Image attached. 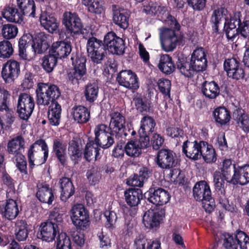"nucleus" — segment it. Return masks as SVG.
I'll return each mask as SVG.
<instances>
[{
  "label": "nucleus",
  "mask_w": 249,
  "mask_h": 249,
  "mask_svg": "<svg viewBox=\"0 0 249 249\" xmlns=\"http://www.w3.org/2000/svg\"><path fill=\"white\" fill-rule=\"evenodd\" d=\"M168 25L170 28L164 27L160 30V41L162 49L166 52L173 51L178 45H180L183 39L178 36L175 31H179L180 25L176 18L171 14L166 20L162 21Z\"/></svg>",
  "instance_id": "1"
},
{
  "label": "nucleus",
  "mask_w": 249,
  "mask_h": 249,
  "mask_svg": "<svg viewBox=\"0 0 249 249\" xmlns=\"http://www.w3.org/2000/svg\"><path fill=\"white\" fill-rule=\"evenodd\" d=\"M228 10L223 7H217L213 11L210 19L213 33L216 35L220 34L219 28L223 18L225 19V23L238 27L242 22L240 12L234 11L229 17L228 16Z\"/></svg>",
  "instance_id": "2"
},
{
  "label": "nucleus",
  "mask_w": 249,
  "mask_h": 249,
  "mask_svg": "<svg viewBox=\"0 0 249 249\" xmlns=\"http://www.w3.org/2000/svg\"><path fill=\"white\" fill-rule=\"evenodd\" d=\"M62 24L65 29L59 33L60 36L65 35L66 38L79 35L82 33L83 25L78 14L75 12L65 11L62 15Z\"/></svg>",
  "instance_id": "3"
},
{
  "label": "nucleus",
  "mask_w": 249,
  "mask_h": 249,
  "mask_svg": "<svg viewBox=\"0 0 249 249\" xmlns=\"http://www.w3.org/2000/svg\"><path fill=\"white\" fill-rule=\"evenodd\" d=\"M36 102L38 105L48 106L51 102H54L60 96L59 87L54 84L39 83L36 90Z\"/></svg>",
  "instance_id": "4"
},
{
  "label": "nucleus",
  "mask_w": 249,
  "mask_h": 249,
  "mask_svg": "<svg viewBox=\"0 0 249 249\" xmlns=\"http://www.w3.org/2000/svg\"><path fill=\"white\" fill-rule=\"evenodd\" d=\"M182 151L185 156H216L213 145L203 141L191 142L187 140L183 143Z\"/></svg>",
  "instance_id": "5"
},
{
  "label": "nucleus",
  "mask_w": 249,
  "mask_h": 249,
  "mask_svg": "<svg viewBox=\"0 0 249 249\" xmlns=\"http://www.w3.org/2000/svg\"><path fill=\"white\" fill-rule=\"evenodd\" d=\"M88 56L94 64H101L107 55L106 45L105 42L91 36L89 38L87 43Z\"/></svg>",
  "instance_id": "6"
},
{
  "label": "nucleus",
  "mask_w": 249,
  "mask_h": 249,
  "mask_svg": "<svg viewBox=\"0 0 249 249\" xmlns=\"http://www.w3.org/2000/svg\"><path fill=\"white\" fill-rule=\"evenodd\" d=\"M70 216L72 224L77 230L84 231L89 227V213L82 204L73 205L70 211Z\"/></svg>",
  "instance_id": "7"
},
{
  "label": "nucleus",
  "mask_w": 249,
  "mask_h": 249,
  "mask_svg": "<svg viewBox=\"0 0 249 249\" xmlns=\"http://www.w3.org/2000/svg\"><path fill=\"white\" fill-rule=\"evenodd\" d=\"M144 197L149 203L156 206H162L169 202L171 195L168 191L152 184L144 193Z\"/></svg>",
  "instance_id": "8"
},
{
  "label": "nucleus",
  "mask_w": 249,
  "mask_h": 249,
  "mask_svg": "<svg viewBox=\"0 0 249 249\" xmlns=\"http://www.w3.org/2000/svg\"><path fill=\"white\" fill-rule=\"evenodd\" d=\"M139 135L138 143H137L136 139H134L128 142L125 145V153L127 156H136V155L139 156L142 153V150L145 152L144 150L148 149L145 151L146 152L151 148L150 143V134L144 133L143 134L139 133Z\"/></svg>",
  "instance_id": "9"
},
{
  "label": "nucleus",
  "mask_w": 249,
  "mask_h": 249,
  "mask_svg": "<svg viewBox=\"0 0 249 249\" xmlns=\"http://www.w3.org/2000/svg\"><path fill=\"white\" fill-rule=\"evenodd\" d=\"M224 70L228 78L234 81H239L244 78L245 71L244 66L238 58L233 57L224 61Z\"/></svg>",
  "instance_id": "10"
},
{
  "label": "nucleus",
  "mask_w": 249,
  "mask_h": 249,
  "mask_svg": "<svg viewBox=\"0 0 249 249\" xmlns=\"http://www.w3.org/2000/svg\"><path fill=\"white\" fill-rule=\"evenodd\" d=\"M35 107L34 98L29 94L20 93L17 104V113L19 118L28 121L31 116Z\"/></svg>",
  "instance_id": "11"
},
{
  "label": "nucleus",
  "mask_w": 249,
  "mask_h": 249,
  "mask_svg": "<svg viewBox=\"0 0 249 249\" xmlns=\"http://www.w3.org/2000/svg\"><path fill=\"white\" fill-rule=\"evenodd\" d=\"M110 116V121L108 126L109 135L116 139L122 137L123 136L126 137L128 134L125 132V117L118 111L112 112Z\"/></svg>",
  "instance_id": "12"
},
{
  "label": "nucleus",
  "mask_w": 249,
  "mask_h": 249,
  "mask_svg": "<svg viewBox=\"0 0 249 249\" xmlns=\"http://www.w3.org/2000/svg\"><path fill=\"white\" fill-rule=\"evenodd\" d=\"M107 50L113 54L122 55L126 48L125 40L113 31L108 32L104 37Z\"/></svg>",
  "instance_id": "13"
},
{
  "label": "nucleus",
  "mask_w": 249,
  "mask_h": 249,
  "mask_svg": "<svg viewBox=\"0 0 249 249\" xmlns=\"http://www.w3.org/2000/svg\"><path fill=\"white\" fill-rule=\"evenodd\" d=\"M165 210L158 208L145 213L143 217V223L147 229L156 230L165 217Z\"/></svg>",
  "instance_id": "14"
},
{
  "label": "nucleus",
  "mask_w": 249,
  "mask_h": 249,
  "mask_svg": "<svg viewBox=\"0 0 249 249\" xmlns=\"http://www.w3.org/2000/svg\"><path fill=\"white\" fill-rule=\"evenodd\" d=\"M116 81L119 85L133 92L140 87L139 80L135 72L130 70H122L117 75Z\"/></svg>",
  "instance_id": "15"
},
{
  "label": "nucleus",
  "mask_w": 249,
  "mask_h": 249,
  "mask_svg": "<svg viewBox=\"0 0 249 249\" xmlns=\"http://www.w3.org/2000/svg\"><path fill=\"white\" fill-rule=\"evenodd\" d=\"M17 24H24L25 16L35 17L36 7L34 0H17Z\"/></svg>",
  "instance_id": "16"
},
{
  "label": "nucleus",
  "mask_w": 249,
  "mask_h": 249,
  "mask_svg": "<svg viewBox=\"0 0 249 249\" xmlns=\"http://www.w3.org/2000/svg\"><path fill=\"white\" fill-rule=\"evenodd\" d=\"M52 36L45 32L36 33L33 36L32 47L35 53L42 54L50 47Z\"/></svg>",
  "instance_id": "17"
},
{
  "label": "nucleus",
  "mask_w": 249,
  "mask_h": 249,
  "mask_svg": "<svg viewBox=\"0 0 249 249\" xmlns=\"http://www.w3.org/2000/svg\"><path fill=\"white\" fill-rule=\"evenodd\" d=\"M58 225L52 223V222H45L41 223L39 227V232L37 233V236L39 239L47 242H52L58 235L60 234Z\"/></svg>",
  "instance_id": "18"
},
{
  "label": "nucleus",
  "mask_w": 249,
  "mask_h": 249,
  "mask_svg": "<svg viewBox=\"0 0 249 249\" xmlns=\"http://www.w3.org/2000/svg\"><path fill=\"white\" fill-rule=\"evenodd\" d=\"M111 14L113 22L116 25L124 30L128 28L130 14L127 9L118 5L113 4Z\"/></svg>",
  "instance_id": "19"
},
{
  "label": "nucleus",
  "mask_w": 249,
  "mask_h": 249,
  "mask_svg": "<svg viewBox=\"0 0 249 249\" xmlns=\"http://www.w3.org/2000/svg\"><path fill=\"white\" fill-rule=\"evenodd\" d=\"M207 52L203 47L196 48L190 58L197 73L203 72L207 69L208 61Z\"/></svg>",
  "instance_id": "20"
},
{
  "label": "nucleus",
  "mask_w": 249,
  "mask_h": 249,
  "mask_svg": "<svg viewBox=\"0 0 249 249\" xmlns=\"http://www.w3.org/2000/svg\"><path fill=\"white\" fill-rule=\"evenodd\" d=\"M95 138L96 142L102 143L103 148H107L114 142V138L109 134L108 126L103 124L97 125L94 129Z\"/></svg>",
  "instance_id": "21"
},
{
  "label": "nucleus",
  "mask_w": 249,
  "mask_h": 249,
  "mask_svg": "<svg viewBox=\"0 0 249 249\" xmlns=\"http://www.w3.org/2000/svg\"><path fill=\"white\" fill-rule=\"evenodd\" d=\"M39 20L41 26L49 33L53 34L58 31L59 23L54 14L46 11H41Z\"/></svg>",
  "instance_id": "22"
},
{
  "label": "nucleus",
  "mask_w": 249,
  "mask_h": 249,
  "mask_svg": "<svg viewBox=\"0 0 249 249\" xmlns=\"http://www.w3.org/2000/svg\"><path fill=\"white\" fill-rule=\"evenodd\" d=\"M201 92L206 99L214 100L221 94L220 87L214 80H205L201 84Z\"/></svg>",
  "instance_id": "23"
},
{
  "label": "nucleus",
  "mask_w": 249,
  "mask_h": 249,
  "mask_svg": "<svg viewBox=\"0 0 249 249\" xmlns=\"http://www.w3.org/2000/svg\"><path fill=\"white\" fill-rule=\"evenodd\" d=\"M233 178L231 180L232 185L244 186L249 183V164L235 167L233 164Z\"/></svg>",
  "instance_id": "24"
},
{
  "label": "nucleus",
  "mask_w": 249,
  "mask_h": 249,
  "mask_svg": "<svg viewBox=\"0 0 249 249\" xmlns=\"http://www.w3.org/2000/svg\"><path fill=\"white\" fill-rule=\"evenodd\" d=\"M176 69L185 77L193 78L197 73L190 57L178 56L176 61Z\"/></svg>",
  "instance_id": "25"
},
{
  "label": "nucleus",
  "mask_w": 249,
  "mask_h": 249,
  "mask_svg": "<svg viewBox=\"0 0 249 249\" xmlns=\"http://www.w3.org/2000/svg\"><path fill=\"white\" fill-rule=\"evenodd\" d=\"M193 196L197 201L211 199L212 193L209 184L205 180L196 183L193 188Z\"/></svg>",
  "instance_id": "26"
},
{
  "label": "nucleus",
  "mask_w": 249,
  "mask_h": 249,
  "mask_svg": "<svg viewBox=\"0 0 249 249\" xmlns=\"http://www.w3.org/2000/svg\"><path fill=\"white\" fill-rule=\"evenodd\" d=\"M143 196L142 191L140 188L130 187L124 191L125 201L130 207L137 206L140 204Z\"/></svg>",
  "instance_id": "27"
},
{
  "label": "nucleus",
  "mask_w": 249,
  "mask_h": 249,
  "mask_svg": "<svg viewBox=\"0 0 249 249\" xmlns=\"http://www.w3.org/2000/svg\"><path fill=\"white\" fill-rule=\"evenodd\" d=\"M37 198L42 203L52 205L54 200L53 190L50 185L45 182L37 185Z\"/></svg>",
  "instance_id": "28"
},
{
  "label": "nucleus",
  "mask_w": 249,
  "mask_h": 249,
  "mask_svg": "<svg viewBox=\"0 0 249 249\" xmlns=\"http://www.w3.org/2000/svg\"><path fill=\"white\" fill-rule=\"evenodd\" d=\"M71 45L70 41L60 40L53 42L51 47V53H53L58 58L62 59L68 56L71 52Z\"/></svg>",
  "instance_id": "29"
},
{
  "label": "nucleus",
  "mask_w": 249,
  "mask_h": 249,
  "mask_svg": "<svg viewBox=\"0 0 249 249\" xmlns=\"http://www.w3.org/2000/svg\"><path fill=\"white\" fill-rule=\"evenodd\" d=\"M81 3L91 16L101 17L105 13L106 8L102 0H82Z\"/></svg>",
  "instance_id": "30"
},
{
  "label": "nucleus",
  "mask_w": 249,
  "mask_h": 249,
  "mask_svg": "<svg viewBox=\"0 0 249 249\" xmlns=\"http://www.w3.org/2000/svg\"><path fill=\"white\" fill-rule=\"evenodd\" d=\"M59 183L61 189L60 199L62 201L66 202L74 194L75 188L71 179L68 178H60Z\"/></svg>",
  "instance_id": "31"
},
{
  "label": "nucleus",
  "mask_w": 249,
  "mask_h": 249,
  "mask_svg": "<svg viewBox=\"0 0 249 249\" xmlns=\"http://www.w3.org/2000/svg\"><path fill=\"white\" fill-rule=\"evenodd\" d=\"M71 114L74 121L80 124L87 123L90 118L89 109L81 105L74 106L72 108Z\"/></svg>",
  "instance_id": "32"
},
{
  "label": "nucleus",
  "mask_w": 249,
  "mask_h": 249,
  "mask_svg": "<svg viewBox=\"0 0 249 249\" xmlns=\"http://www.w3.org/2000/svg\"><path fill=\"white\" fill-rule=\"evenodd\" d=\"M158 67L160 71L166 75L172 73L176 69V63L172 57L167 54L160 55Z\"/></svg>",
  "instance_id": "33"
},
{
  "label": "nucleus",
  "mask_w": 249,
  "mask_h": 249,
  "mask_svg": "<svg viewBox=\"0 0 249 249\" xmlns=\"http://www.w3.org/2000/svg\"><path fill=\"white\" fill-rule=\"evenodd\" d=\"M213 116L215 122L221 126L229 124L231 119L230 111L224 106L215 108L213 112Z\"/></svg>",
  "instance_id": "34"
},
{
  "label": "nucleus",
  "mask_w": 249,
  "mask_h": 249,
  "mask_svg": "<svg viewBox=\"0 0 249 249\" xmlns=\"http://www.w3.org/2000/svg\"><path fill=\"white\" fill-rule=\"evenodd\" d=\"M232 116L238 126L244 132L247 131L249 127V114L241 107H238L234 110Z\"/></svg>",
  "instance_id": "35"
},
{
  "label": "nucleus",
  "mask_w": 249,
  "mask_h": 249,
  "mask_svg": "<svg viewBox=\"0 0 249 249\" xmlns=\"http://www.w3.org/2000/svg\"><path fill=\"white\" fill-rule=\"evenodd\" d=\"M87 70L72 67L67 73L69 82L73 85H78L87 79Z\"/></svg>",
  "instance_id": "36"
},
{
  "label": "nucleus",
  "mask_w": 249,
  "mask_h": 249,
  "mask_svg": "<svg viewBox=\"0 0 249 249\" xmlns=\"http://www.w3.org/2000/svg\"><path fill=\"white\" fill-rule=\"evenodd\" d=\"M9 97L8 92L3 89L0 88V110L6 111L7 123L9 124H12L15 120L14 111L9 109L7 106V100Z\"/></svg>",
  "instance_id": "37"
},
{
  "label": "nucleus",
  "mask_w": 249,
  "mask_h": 249,
  "mask_svg": "<svg viewBox=\"0 0 249 249\" xmlns=\"http://www.w3.org/2000/svg\"><path fill=\"white\" fill-rule=\"evenodd\" d=\"M161 243L159 240H153L151 243L147 242L145 235L141 234L134 240L136 249H161Z\"/></svg>",
  "instance_id": "38"
},
{
  "label": "nucleus",
  "mask_w": 249,
  "mask_h": 249,
  "mask_svg": "<svg viewBox=\"0 0 249 249\" xmlns=\"http://www.w3.org/2000/svg\"><path fill=\"white\" fill-rule=\"evenodd\" d=\"M0 213L8 220L16 218V200L8 198L5 203L0 204Z\"/></svg>",
  "instance_id": "39"
},
{
  "label": "nucleus",
  "mask_w": 249,
  "mask_h": 249,
  "mask_svg": "<svg viewBox=\"0 0 249 249\" xmlns=\"http://www.w3.org/2000/svg\"><path fill=\"white\" fill-rule=\"evenodd\" d=\"M99 88L98 84L95 82L88 83L85 86L84 90V97L86 101L89 103H93L98 98Z\"/></svg>",
  "instance_id": "40"
},
{
  "label": "nucleus",
  "mask_w": 249,
  "mask_h": 249,
  "mask_svg": "<svg viewBox=\"0 0 249 249\" xmlns=\"http://www.w3.org/2000/svg\"><path fill=\"white\" fill-rule=\"evenodd\" d=\"M33 42V36L30 34L23 35L18 41V55L21 59L29 60L26 53V48L31 42Z\"/></svg>",
  "instance_id": "41"
},
{
  "label": "nucleus",
  "mask_w": 249,
  "mask_h": 249,
  "mask_svg": "<svg viewBox=\"0 0 249 249\" xmlns=\"http://www.w3.org/2000/svg\"><path fill=\"white\" fill-rule=\"evenodd\" d=\"M137 110L141 113L150 111L152 102L150 98L142 95L136 96L133 99Z\"/></svg>",
  "instance_id": "42"
},
{
  "label": "nucleus",
  "mask_w": 249,
  "mask_h": 249,
  "mask_svg": "<svg viewBox=\"0 0 249 249\" xmlns=\"http://www.w3.org/2000/svg\"><path fill=\"white\" fill-rule=\"evenodd\" d=\"M1 74L6 83L14 82L16 74V61H8L2 68Z\"/></svg>",
  "instance_id": "43"
},
{
  "label": "nucleus",
  "mask_w": 249,
  "mask_h": 249,
  "mask_svg": "<svg viewBox=\"0 0 249 249\" xmlns=\"http://www.w3.org/2000/svg\"><path fill=\"white\" fill-rule=\"evenodd\" d=\"M156 123L154 118L149 115L143 116L141 120V126L138 133L152 134L155 129Z\"/></svg>",
  "instance_id": "44"
},
{
  "label": "nucleus",
  "mask_w": 249,
  "mask_h": 249,
  "mask_svg": "<svg viewBox=\"0 0 249 249\" xmlns=\"http://www.w3.org/2000/svg\"><path fill=\"white\" fill-rule=\"evenodd\" d=\"M39 151H44V156H48V145L45 141L42 139L36 141L30 146L28 151L27 156H33L34 153H37Z\"/></svg>",
  "instance_id": "45"
},
{
  "label": "nucleus",
  "mask_w": 249,
  "mask_h": 249,
  "mask_svg": "<svg viewBox=\"0 0 249 249\" xmlns=\"http://www.w3.org/2000/svg\"><path fill=\"white\" fill-rule=\"evenodd\" d=\"M58 58L53 53H50L42 58V66L47 72H52L57 63Z\"/></svg>",
  "instance_id": "46"
},
{
  "label": "nucleus",
  "mask_w": 249,
  "mask_h": 249,
  "mask_svg": "<svg viewBox=\"0 0 249 249\" xmlns=\"http://www.w3.org/2000/svg\"><path fill=\"white\" fill-rule=\"evenodd\" d=\"M177 157H156L155 161L160 168L169 169L177 165Z\"/></svg>",
  "instance_id": "47"
},
{
  "label": "nucleus",
  "mask_w": 249,
  "mask_h": 249,
  "mask_svg": "<svg viewBox=\"0 0 249 249\" xmlns=\"http://www.w3.org/2000/svg\"><path fill=\"white\" fill-rule=\"evenodd\" d=\"M99 147H103L102 143H100L99 142H96L94 139V140H90L89 139V142L87 143L84 150L83 156H98L99 155Z\"/></svg>",
  "instance_id": "48"
},
{
  "label": "nucleus",
  "mask_w": 249,
  "mask_h": 249,
  "mask_svg": "<svg viewBox=\"0 0 249 249\" xmlns=\"http://www.w3.org/2000/svg\"><path fill=\"white\" fill-rule=\"evenodd\" d=\"M56 249H72L71 239L66 232H61L57 236Z\"/></svg>",
  "instance_id": "49"
},
{
  "label": "nucleus",
  "mask_w": 249,
  "mask_h": 249,
  "mask_svg": "<svg viewBox=\"0 0 249 249\" xmlns=\"http://www.w3.org/2000/svg\"><path fill=\"white\" fill-rule=\"evenodd\" d=\"M222 247L224 249H237L238 246L232 234L225 232L221 238Z\"/></svg>",
  "instance_id": "50"
},
{
  "label": "nucleus",
  "mask_w": 249,
  "mask_h": 249,
  "mask_svg": "<svg viewBox=\"0 0 249 249\" xmlns=\"http://www.w3.org/2000/svg\"><path fill=\"white\" fill-rule=\"evenodd\" d=\"M158 89L163 95L164 97H171V82L170 80L165 78H160L157 82Z\"/></svg>",
  "instance_id": "51"
},
{
  "label": "nucleus",
  "mask_w": 249,
  "mask_h": 249,
  "mask_svg": "<svg viewBox=\"0 0 249 249\" xmlns=\"http://www.w3.org/2000/svg\"><path fill=\"white\" fill-rule=\"evenodd\" d=\"M17 227L18 231L17 232V240L18 241H23L26 240L28 236V225L25 220L17 221Z\"/></svg>",
  "instance_id": "52"
},
{
  "label": "nucleus",
  "mask_w": 249,
  "mask_h": 249,
  "mask_svg": "<svg viewBox=\"0 0 249 249\" xmlns=\"http://www.w3.org/2000/svg\"><path fill=\"white\" fill-rule=\"evenodd\" d=\"M106 221L105 226L110 231H112L116 228V223L117 220V216L115 212L112 211H106L104 213Z\"/></svg>",
  "instance_id": "53"
},
{
  "label": "nucleus",
  "mask_w": 249,
  "mask_h": 249,
  "mask_svg": "<svg viewBox=\"0 0 249 249\" xmlns=\"http://www.w3.org/2000/svg\"><path fill=\"white\" fill-rule=\"evenodd\" d=\"M220 176L221 175L219 171H215L213 176L215 190L217 195L226 194L224 188L225 180Z\"/></svg>",
  "instance_id": "54"
},
{
  "label": "nucleus",
  "mask_w": 249,
  "mask_h": 249,
  "mask_svg": "<svg viewBox=\"0 0 249 249\" xmlns=\"http://www.w3.org/2000/svg\"><path fill=\"white\" fill-rule=\"evenodd\" d=\"M217 200L221 206L226 211L231 213L236 212L237 207L232 202L229 203L228 199L226 197V194H218Z\"/></svg>",
  "instance_id": "55"
},
{
  "label": "nucleus",
  "mask_w": 249,
  "mask_h": 249,
  "mask_svg": "<svg viewBox=\"0 0 249 249\" xmlns=\"http://www.w3.org/2000/svg\"><path fill=\"white\" fill-rule=\"evenodd\" d=\"M67 145L58 139L53 141V151L55 156H65Z\"/></svg>",
  "instance_id": "56"
},
{
  "label": "nucleus",
  "mask_w": 249,
  "mask_h": 249,
  "mask_svg": "<svg viewBox=\"0 0 249 249\" xmlns=\"http://www.w3.org/2000/svg\"><path fill=\"white\" fill-rule=\"evenodd\" d=\"M223 30L227 39L229 40L234 41L239 36V33H237V27L236 25L234 26L224 22Z\"/></svg>",
  "instance_id": "57"
},
{
  "label": "nucleus",
  "mask_w": 249,
  "mask_h": 249,
  "mask_svg": "<svg viewBox=\"0 0 249 249\" xmlns=\"http://www.w3.org/2000/svg\"><path fill=\"white\" fill-rule=\"evenodd\" d=\"M72 67L87 70L86 68V57L82 54H72L71 56Z\"/></svg>",
  "instance_id": "58"
},
{
  "label": "nucleus",
  "mask_w": 249,
  "mask_h": 249,
  "mask_svg": "<svg viewBox=\"0 0 249 249\" xmlns=\"http://www.w3.org/2000/svg\"><path fill=\"white\" fill-rule=\"evenodd\" d=\"M97 237L99 241V248L101 249H109L111 247V239L109 235L102 231L98 232Z\"/></svg>",
  "instance_id": "59"
},
{
  "label": "nucleus",
  "mask_w": 249,
  "mask_h": 249,
  "mask_svg": "<svg viewBox=\"0 0 249 249\" xmlns=\"http://www.w3.org/2000/svg\"><path fill=\"white\" fill-rule=\"evenodd\" d=\"M13 53L12 44L8 41L0 42V57L8 58Z\"/></svg>",
  "instance_id": "60"
},
{
  "label": "nucleus",
  "mask_w": 249,
  "mask_h": 249,
  "mask_svg": "<svg viewBox=\"0 0 249 249\" xmlns=\"http://www.w3.org/2000/svg\"><path fill=\"white\" fill-rule=\"evenodd\" d=\"M86 176L89 184L91 185H95L98 184L101 178L100 174L97 169L95 167H92L88 170L86 173Z\"/></svg>",
  "instance_id": "61"
},
{
  "label": "nucleus",
  "mask_w": 249,
  "mask_h": 249,
  "mask_svg": "<svg viewBox=\"0 0 249 249\" xmlns=\"http://www.w3.org/2000/svg\"><path fill=\"white\" fill-rule=\"evenodd\" d=\"M63 214L59 212V209L54 208L50 212L48 219L46 221L52 222L58 226L63 221Z\"/></svg>",
  "instance_id": "62"
},
{
  "label": "nucleus",
  "mask_w": 249,
  "mask_h": 249,
  "mask_svg": "<svg viewBox=\"0 0 249 249\" xmlns=\"http://www.w3.org/2000/svg\"><path fill=\"white\" fill-rule=\"evenodd\" d=\"M140 178V177L137 174H134L130 176L126 181V184L128 186H132L134 188L135 187H142L143 185V181Z\"/></svg>",
  "instance_id": "63"
},
{
  "label": "nucleus",
  "mask_w": 249,
  "mask_h": 249,
  "mask_svg": "<svg viewBox=\"0 0 249 249\" xmlns=\"http://www.w3.org/2000/svg\"><path fill=\"white\" fill-rule=\"evenodd\" d=\"M237 33L244 38H249V20H245L239 25Z\"/></svg>",
  "instance_id": "64"
}]
</instances>
